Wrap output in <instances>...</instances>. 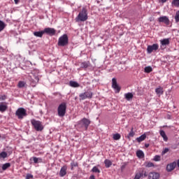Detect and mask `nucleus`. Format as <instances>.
Returning <instances> with one entry per match:
<instances>
[{"label": "nucleus", "mask_w": 179, "mask_h": 179, "mask_svg": "<svg viewBox=\"0 0 179 179\" xmlns=\"http://www.w3.org/2000/svg\"><path fill=\"white\" fill-rule=\"evenodd\" d=\"M161 43V48L162 50H164L166 48L167 45L170 44V39L169 38H164L160 41Z\"/></svg>", "instance_id": "obj_11"}, {"label": "nucleus", "mask_w": 179, "mask_h": 179, "mask_svg": "<svg viewBox=\"0 0 179 179\" xmlns=\"http://www.w3.org/2000/svg\"><path fill=\"white\" fill-rule=\"evenodd\" d=\"M155 93L158 97H160L162 95L164 94V90L162 87L159 86L155 89Z\"/></svg>", "instance_id": "obj_13"}, {"label": "nucleus", "mask_w": 179, "mask_h": 179, "mask_svg": "<svg viewBox=\"0 0 179 179\" xmlns=\"http://www.w3.org/2000/svg\"><path fill=\"white\" fill-rule=\"evenodd\" d=\"M149 146H150V144H149V143H145V148H149Z\"/></svg>", "instance_id": "obj_47"}, {"label": "nucleus", "mask_w": 179, "mask_h": 179, "mask_svg": "<svg viewBox=\"0 0 179 179\" xmlns=\"http://www.w3.org/2000/svg\"><path fill=\"white\" fill-rule=\"evenodd\" d=\"M154 161L155 162H160V156L159 155H155L154 157Z\"/></svg>", "instance_id": "obj_37"}, {"label": "nucleus", "mask_w": 179, "mask_h": 179, "mask_svg": "<svg viewBox=\"0 0 179 179\" xmlns=\"http://www.w3.org/2000/svg\"><path fill=\"white\" fill-rule=\"evenodd\" d=\"M87 9L83 8L82 10L78 13V15L76 17V22H86L87 20Z\"/></svg>", "instance_id": "obj_1"}, {"label": "nucleus", "mask_w": 179, "mask_h": 179, "mask_svg": "<svg viewBox=\"0 0 179 179\" xmlns=\"http://www.w3.org/2000/svg\"><path fill=\"white\" fill-rule=\"evenodd\" d=\"M25 179H29V178H27V177H26Z\"/></svg>", "instance_id": "obj_51"}, {"label": "nucleus", "mask_w": 179, "mask_h": 179, "mask_svg": "<svg viewBox=\"0 0 179 179\" xmlns=\"http://www.w3.org/2000/svg\"><path fill=\"white\" fill-rule=\"evenodd\" d=\"M78 162H72L71 163V167H78Z\"/></svg>", "instance_id": "obj_38"}, {"label": "nucleus", "mask_w": 179, "mask_h": 179, "mask_svg": "<svg viewBox=\"0 0 179 179\" xmlns=\"http://www.w3.org/2000/svg\"><path fill=\"white\" fill-rule=\"evenodd\" d=\"M9 167H10V163H6L2 165L1 169L3 171H5V170H6L7 169H9Z\"/></svg>", "instance_id": "obj_29"}, {"label": "nucleus", "mask_w": 179, "mask_h": 179, "mask_svg": "<svg viewBox=\"0 0 179 179\" xmlns=\"http://www.w3.org/2000/svg\"><path fill=\"white\" fill-rule=\"evenodd\" d=\"M45 33V29H43V31H41L34 32V36H35V37H43Z\"/></svg>", "instance_id": "obj_18"}, {"label": "nucleus", "mask_w": 179, "mask_h": 179, "mask_svg": "<svg viewBox=\"0 0 179 179\" xmlns=\"http://www.w3.org/2000/svg\"><path fill=\"white\" fill-rule=\"evenodd\" d=\"M6 26V25L5 24V22L0 20V31H2V30H3V29H5Z\"/></svg>", "instance_id": "obj_33"}, {"label": "nucleus", "mask_w": 179, "mask_h": 179, "mask_svg": "<svg viewBox=\"0 0 179 179\" xmlns=\"http://www.w3.org/2000/svg\"><path fill=\"white\" fill-rule=\"evenodd\" d=\"M69 85L71 87H79V86H80V85H79L78 83V82H76V81H72L71 80L69 82Z\"/></svg>", "instance_id": "obj_24"}, {"label": "nucleus", "mask_w": 179, "mask_h": 179, "mask_svg": "<svg viewBox=\"0 0 179 179\" xmlns=\"http://www.w3.org/2000/svg\"><path fill=\"white\" fill-rule=\"evenodd\" d=\"M136 156L138 159H142V157H145V153H143V151L139 150L136 152Z\"/></svg>", "instance_id": "obj_22"}, {"label": "nucleus", "mask_w": 179, "mask_h": 179, "mask_svg": "<svg viewBox=\"0 0 179 179\" xmlns=\"http://www.w3.org/2000/svg\"><path fill=\"white\" fill-rule=\"evenodd\" d=\"M160 1H161L162 3H164L167 2V0H160Z\"/></svg>", "instance_id": "obj_46"}, {"label": "nucleus", "mask_w": 179, "mask_h": 179, "mask_svg": "<svg viewBox=\"0 0 179 179\" xmlns=\"http://www.w3.org/2000/svg\"><path fill=\"white\" fill-rule=\"evenodd\" d=\"M112 87L116 91V93H120L121 91V87L117 83V79L115 78L112 79Z\"/></svg>", "instance_id": "obj_8"}, {"label": "nucleus", "mask_w": 179, "mask_h": 179, "mask_svg": "<svg viewBox=\"0 0 179 179\" xmlns=\"http://www.w3.org/2000/svg\"><path fill=\"white\" fill-rule=\"evenodd\" d=\"M134 136H135V132L134 131V127H132L127 138L131 139V138H134Z\"/></svg>", "instance_id": "obj_25"}, {"label": "nucleus", "mask_w": 179, "mask_h": 179, "mask_svg": "<svg viewBox=\"0 0 179 179\" xmlns=\"http://www.w3.org/2000/svg\"><path fill=\"white\" fill-rule=\"evenodd\" d=\"M0 138H1V134H0Z\"/></svg>", "instance_id": "obj_52"}, {"label": "nucleus", "mask_w": 179, "mask_h": 179, "mask_svg": "<svg viewBox=\"0 0 179 179\" xmlns=\"http://www.w3.org/2000/svg\"><path fill=\"white\" fill-rule=\"evenodd\" d=\"M79 97L80 100H86V99H92L93 97V92L87 90L84 93L80 94Z\"/></svg>", "instance_id": "obj_7"}, {"label": "nucleus", "mask_w": 179, "mask_h": 179, "mask_svg": "<svg viewBox=\"0 0 179 179\" xmlns=\"http://www.w3.org/2000/svg\"><path fill=\"white\" fill-rule=\"evenodd\" d=\"M114 141H120L121 139V134L117 133L113 135Z\"/></svg>", "instance_id": "obj_28"}, {"label": "nucleus", "mask_w": 179, "mask_h": 179, "mask_svg": "<svg viewBox=\"0 0 179 179\" xmlns=\"http://www.w3.org/2000/svg\"><path fill=\"white\" fill-rule=\"evenodd\" d=\"M159 134L165 142L169 141V138H167V135H166V132L164 130H160Z\"/></svg>", "instance_id": "obj_19"}, {"label": "nucleus", "mask_w": 179, "mask_h": 179, "mask_svg": "<svg viewBox=\"0 0 179 179\" xmlns=\"http://www.w3.org/2000/svg\"><path fill=\"white\" fill-rule=\"evenodd\" d=\"M177 166V163H176V162H172L169 164H168L166 166V170L167 171L170 172V171H173V170H174V169H176V166Z\"/></svg>", "instance_id": "obj_14"}, {"label": "nucleus", "mask_w": 179, "mask_h": 179, "mask_svg": "<svg viewBox=\"0 0 179 179\" xmlns=\"http://www.w3.org/2000/svg\"><path fill=\"white\" fill-rule=\"evenodd\" d=\"M171 3L173 6H176V8H179V0H173Z\"/></svg>", "instance_id": "obj_31"}, {"label": "nucleus", "mask_w": 179, "mask_h": 179, "mask_svg": "<svg viewBox=\"0 0 179 179\" xmlns=\"http://www.w3.org/2000/svg\"><path fill=\"white\" fill-rule=\"evenodd\" d=\"M26 86V82L24 81H19L17 87L20 88L24 87Z\"/></svg>", "instance_id": "obj_32"}, {"label": "nucleus", "mask_w": 179, "mask_h": 179, "mask_svg": "<svg viewBox=\"0 0 179 179\" xmlns=\"http://www.w3.org/2000/svg\"><path fill=\"white\" fill-rule=\"evenodd\" d=\"M124 99H126L127 101H130V100H132V99H134V94H132L131 92L124 94Z\"/></svg>", "instance_id": "obj_17"}, {"label": "nucleus", "mask_w": 179, "mask_h": 179, "mask_svg": "<svg viewBox=\"0 0 179 179\" xmlns=\"http://www.w3.org/2000/svg\"><path fill=\"white\" fill-rule=\"evenodd\" d=\"M56 31L54 29V28H45V34H48L49 36H55Z\"/></svg>", "instance_id": "obj_15"}, {"label": "nucleus", "mask_w": 179, "mask_h": 179, "mask_svg": "<svg viewBox=\"0 0 179 179\" xmlns=\"http://www.w3.org/2000/svg\"><path fill=\"white\" fill-rule=\"evenodd\" d=\"M26 178H29V179L33 178V175L28 173V174H27Z\"/></svg>", "instance_id": "obj_42"}, {"label": "nucleus", "mask_w": 179, "mask_h": 179, "mask_svg": "<svg viewBox=\"0 0 179 179\" xmlns=\"http://www.w3.org/2000/svg\"><path fill=\"white\" fill-rule=\"evenodd\" d=\"M144 177H148V173H146V172L144 173Z\"/></svg>", "instance_id": "obj_49"}, {"label": "nucleus", "mask_w": 179, "mask_h": 179, "mask_svg": "<svg viewBox=\"0 0 179 179\" xmlns=\"http://www.w3.org/2000/svg\"><path fill=\"white\" fill-rule=\"evenodd\" d=\"M89 66H90V62H84L80 64V68H83L84 69L89 68Z\"/></svg>", "instance_id": "obj_20"}, {"label": "nucleus", "mask_w": 179, "mask_h": 179, "mask_svg": "<svg viewBox=\"0 0 179 179\" xmlns=\"http://www.w3.org/2000/svg\"><path fill=\"white\" fill-rule=\"evenodd\" d=\"M35 82H38V76L35 77Z\"/></svg>", "instance_id": "obj_45"}, {"label": "nucleus", "mask_w": 179, "mask_h": 179, "mask_svg": "<svg viewBox=\"0 0 179 179\" xmlns=\"http://www.w3.org/2000/svg\"><path fill=\"white\" fill-rule=\"evenodd\" d=\"M57 114L59 117H65V114H66V103L63 102L59 105Z\"/></svg>", "instance_id": "obj_3"}, {"label": "nucleus", "mask_w": 179, "mask_h": 179, "mask_svg": "<svg viewBox=\"0 0 179 179\" xmlns=\"http://www.w3.org/2000/svg\"><path fill=\"white\" fill-rule=\"evenodd\" d=\"M92 173H100V169H99V168H97V166H94L92 169Z\"/></svg>", "instance_id": "obj_34"}, {"label": "nucleus", "mask_w": 179, "mask_h": 179, "mask_svg": "<svg viewBox=\"0 0 179 179\" xmlns=\"http://www.w3.org/2000/svg\"><path fill=\"white\" fill-rule=\"evenodd\" d=\"M31 124L32 127H34V130L37 131L38 132H40L44 129L43 123L38 120H36V119H32L31 120Z\"/></svg>", "instance_id": "obj_2"}, {"label": "nucleus", "mask_w": 179, "mask_h": 179, "mask_svg": "<svg viewBox=\"0 0 179 179\" xmlns=\"http://www.w3.org/2000/svg\"><path fill=\"white\" fill-rule=\"evenodd\" d=\"M159 50V45L157 43H154L152 45H148L147 48V52L148 54H152L153 51H157Z\"/></svg>", "instance_id": "obj_9"}, {"label": "nucleus", "mask_w": 179, "mask_h": 179, "mask_svg": "<svg viewBox=\"0 0 179 179\" xmlns=\"http://www.w3.org/2000/svg\"><path fill=\"white\" fill-rule=\"evenodd\" d=\"M69 38L68 35L64 34L60 36L58 41L59 47H65V45H68Z\"/></svg>", "instance_id": "obj_6"}, {"label": "nucleus", "mask_w": 179, "mask_h": 179, "mask_svg": "<svg viewBox=\"0 0 179 179\" xmlns=\"http://www.w3.org/2000/svg\"><path fill=\"white\" fill-rule=\"evenodd\" d=\"M146 139V134H143V135H141V136H139L138 138H136V141L138 142H143V141H145Z\"/></svg>", "instance_id": "obj_26"}, {"label": "nucleus", "mask_w": 179, "mask_h": 179, "mask_svg": "<svg viewBox=\"0 0 179 179\" xmlns=\"http://www.w3.org/2000/svg\"><path fill=\"white\" fill-rule=\"evenodd\" d=\"M149 179H159L160 178V174L157 172H150L148 175Z\"/></svg>", "instance_id": "obj_12"}, {"label": "nucleus", "mask_w": 179, "mask_h": 179, "mask_svg": "<svg viewBox=\"0 0 179 179\" xmlns=\"http://www.w3.org/2000/svg\"><path fill=\"white\" fill-rule=\"evenodd\" d=\"M66 166H64L61 168L59 173L60 177H65V176H66Z\"/></svg>", "instance_id": "obj_16"}, {"label": "nucleus", "mask_w": 179, "mask_h": 179, "mask_svg": "<svg viewBox=\"0 0 179 179\" xmlns=\"http://www.w3.org/2000/svg\"><path fill=\"white\" fill-rule=\"evenodd\" d=\"M175 20L176 23H178L179 22V10H178L175 15Z\"/></svg>", "instance_id": "obj_35"}, {"label": "nucleus", "mask_w": 179, "mask_h": 179, "mask_svg": "<svg viewBox=\"0 0 179 179\" xmlns=\"http://www.w3.org/2000/svg\"><path fill=\"white\" fill-rule=\"evenodd\" d=\"M32 159L34 161V163H38V160H40L39 158H37L36 157H33Z\"/></svg>", "instance_id": "obj_39"}, {"label": "nucleus", "mask_w": 179, "mask_h": 179, "mask_svg": "<svg viewBox=\"0 0 179 179\" xmlns=\"http://www.w3.org/2000/svg\"><path fill=\"white\" fill-rule=\"evenodd\" d=\"M73 167H74V166H71V171H73Z\"/></svg>", "instance_id": "obj_50"}, {"label": "nucleus", "mask_w": 179, "mask_h": 179, "mask_svg": "<svg viewBox=\"0 0 179 179\" xmlns=\"http://www.w3.org/2000/svg\"><path fill=\"white\" fill-rule=\"evenodd\" d=\"M8 110V106L3 103L0 104V111L1 113H5Z\"/></svg>", "instance_id": "obj_21"}, {"label": "nucleus", "mask_w": 179, "mask_h": 179, "mask_svg": "<svg viewBox=\"0 0 179 179\" xmlns=\"http://www.w3.org/2000/svg\"><path fill=\"white\" fill-rule=\"evenodd\" d=\"M169 148H165L162 152V155H166V153H167V152H169Z\"/></svg>", "instance_id": "obj_41"}, {"label": "nucleus", "mask_w": 179, "mask_h": 179, "mask_svg": "<svg viewBox=\"0 0 179 179\" xmlns=\"http://www.w3.org/2000/svg\"><path fill=\"white\" fill-rule=\"evenodd\" d=\"M15 3H18L19 0H14Z\"/></svg>", "instance_id": "obj_48"}, {"label": "nucleus", "mask_w": 179, "mask_h": 179, "mask_svg": "<svg viewBox=\"0 0 179 179\" xmlns=\"http://www.w3.org/2000/svg\"><path fill=\"white\" fill-rule=\"evenodd\" d=\"M104 164H105V166L106 167V169H108V168L111 167V166H113V162H111V161H110V159H105Z\"/></svg>", "instance_id": "obj_23"}, {"label": "nucleus", "mask_w": 179, "mask_h": 179, "mask_svg": "<svg viewBox=\"0 0 179 179\" xmlns=\"http://www.w3.org/2000/svg\"><path fill=\"white\" fill-rule=\"evenodd\" d=\"M153 166H155V165L153 164V163L149 162V163L147 164L146 167H153Z\"/></svg>", "instance_id": "obj_43"}, {"label": "nucleus", "mask_w": 179, "mask_h": 179, "mask_svg": "<svg viewBox=\"0 0 179 179\" xmlns=\"http://www.w3.org/2000/svg\"><path fill=\"white\" fill-rule=\"evenodd\" d=\"M141 177H143V173H138L136 174L134 179H140Z\"/></svg>", "instance_id": "obj_36"}, {"label": "nucleus", "mask_w": 179, "mask_h": 179, "mask_svg": "<svg viewBox=\"0 0 179 179\" xmlns=\"http://www.w3.org/2000/svg\"><path fill=\"white\" fill-rule=\"evenodd\" d=\"M8 157V153L6 152H1L0 153V159H6Z\"/></svg>", "instance_id": "obj_30"}, {"label": "nucleus", "mask_w": 179, "mask_h": 179, "mask_svg": "<svg viewBox=\"0 0 179 179\" xmlns=\"http://www.w3.org/2000/svg\"><path fill=\"white\" fill-rule=\"evenodd\" d=\"M3 100H6V95H2L0 96V101H2Z\"/></svg>", "instance_id": "obj_40"}, {"label": "nucleus", "mask_w": 179, "mask_h": 179, "mask_svg": "<svg viewBox=\"0 0 179 179\" xmlns=\"http://www.w3.org/2000/svg\"><path fill=\"white\" fill-rule=\"evenodd\" d=\"M15 115L17 116L18 120H23L24 117L27 116L26 109L24 108H19L15 112Z\"/></svg>", "instance_id": "obj_5"}, {"label": "nucleus", "mask_w": 179, "mask_h": 179, "mask_svg": "<svg viewBox=\"0 0 179 179\" xmlns=\"http://www.w3.org/2000/svg\"><path fill=\"white\" fill-rule=\"evenodd\" d=\"M158 22L159 23H164V24H166V26H169L170 24V20L167 16L159 17L158 18Z\"/></svg>", "instance_id": "obj_10"}, {"label": "nucleus", "mask_w": 179, "mask_h": 179, "mask_svg": "<svg viewBox=\"0 0 179 179\" xmlns=\"http://www.w3.org/2000/svg\"><path fill=\"white\" fill-rule=\"evenodd\" d=\"M90 120L87 118H83L78 124V128H83L87 131V128H89V126L90 125Z\"/></svg>", "instance_id": "obj_4"}, {"label": "nucleus", "mask_w": 179, "mask_h": 179, "mask_svg": "<svg viewBox=\"0 0 179 179\" xmlns=\"http://www.w3.org/2000/svg\"><path fill=\"white\" fill-rule=\"evenodd\" d=\"M125 167H127V164L126 163H124L122 166H121V170H124L125 169Z\"/></svg>", "instance_id": "obj_44"}, {"label": "nucleus", "mask_w": 179, "mask_h": 179, "mask_svg": "<svg viewBox=\"0 0 179 179\" xmlns=\"http://www.w3.org/2000/svg\"><path fill=\"white\" fill-rule=\"evenodd\" d=\"M153 71V69L150 66H145L144 69V71L145 73H150Z\"/></svg>", "instance_id": "obj_27"}]
</instances>
